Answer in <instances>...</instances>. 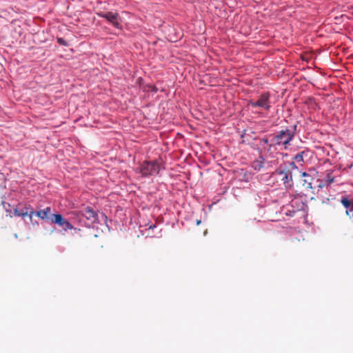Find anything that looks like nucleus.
Masks as SVG:
<instances>
[{
  "label": "nucleus",
  "mask_w": 353,
  "mask_h": 353,
  "mask_svg": "<svg viewBox=\"0 0 353 353\" xmlns=\"http://www.w3.org/2000/svg\"><path fill=\"white\" fill-rule=\"evenodd\" d=\"M294 213H295V211H292V212H290V213H289V214H288V213H287V214H288V215H290V216H294Z\"/></svg>",
  "instance_id": "obj_19"
},
{
  "label": "nucleus",
  "mask_w": 353,
  "mask_h": 353,
  "mask_svg": "<svg viewBox=\"0 0 353 353\" xmlns=\"http://www.w3.org/2000/svg\"><path fill=\"white\" fill-rule=\"evenodd\" d=\"M296 128V125H294L293 129L285 128L269 136L272 139L273 142L279 146H283L286 150L295 136Z\"/></svg>",
  "instance_id": "obj_1"
},
{
  "label": "nucleus",
  "mask_w": 353,
  "mask_h": 353,
  "mask_svg": "<svg viewBox=\"0 0 353 353\" xmlns=\"http://www.w3.org/2000/svg\"><path fill=\"white\" fill-rule=\"evenodd\" d=\"M50 221L52 223L57 224L61 227L64 231L74 228L72 225L65 219L61 214H54L51 215Z\"/></svg>",
  "instance_id": "obj_6"
},
{
  "label": "nucleus",
  "mask_w": 353,
  "mask_h": 353,
  "mask_svg": "<svg viewBox=\"0 0 353 353\" xmlns=\"http://www.w3.org/2000/svg\"><path fill=\"white\" fill-rule=\"evenodd\" d=\"M265 160L263 156L260 155L259 159L254 161L252 163V168L256 171H260L264 168Z\"/></svg>",
  "instance_id": "obj_13"
},
{
  "label": "nucleus",
  "mask_w": 353,
  "mask_h": 353,
  "mask_svg": "<svg viewBox=\"0 0 353 353\" xmlns=\"http://www.w3.org/2000/svg\"><path fill=\"white\" fill-rule=\"evenodd\" d=\"M160 169V164L157 161H144L139 168L140 172L143 176L156 175Z\"/></svg>",
  "instance_id": "obj_3"
},
{
  "label": "nucleus",
  "mask_w": 353,
  "mask_h": 353,
  "mask_svg": "<svg viewBox=\"0 0 353 353\" xmlns=\"http://www.w3.org/2000/svg\"><path fill=\"white\" fill-rule=\"evenodd\" d=\"M201 223V220L196 221V225H199Z\"/></svg>",
  "instance_id": "obj_21"
},
{
  "label": "nucleus",
  "mask_w": 353,
  "mask_h": 353,
  "mask_svg": "<svg viewBox=\"0 0 353 353\" xmlns=\"http://www.w3.org/2000/svg\"><path fill=\"white\" fill-rule=\"evenodd\" d=\"M28 205H29V204L26 203V204L24 205V207H23V208H21V210H23V211L27 210V206H28Z\"/></svg>",
  "instance_id": "obj_17"
},
{
  "label": "nucleus",
  "mask_w": 353,
  "mask_h": 353,
  "mask_svg": "<svg viewBox=\"0 0 353 353\" xmlns=\"http://www.w3.org/2000/svg\"><path fill=\"white\" fill-rule=\"evenodd\" d=\"M57 41L59 44H61L62 46H67L66 41L62 38H58Z\"/></svg>",
  "instance_id": "obj_16"
},
{
  "label": "nucleus",
  "mask_w": 353,
  "mask_h": 353,
  "mask_svg": "<svg viewBox=\"0 0 353 353\" xmlns=\"http://www.w3.org/2000/svg\"><path fill=\"white\" fill-rule=\"evenodd\" d=\"M270 98V94L268 92H264L260 95L257 100L250 101L249 104L252 108H260L264 110H269L271 108Z\"/></svg>",
  "instance_id": "obj_4"
},
{
  "label": "nucleus",
  "mask_w": 353,
  "mask_h": 353,
  "mask_svg": "<svg viewBox=\"0 0 353 353\" xmlns=\"http://www.w3.org/2000/svg\"><path fill=\"white\" fill-rule=\"evenodd\" d=\"M325 181L327 185L331 184L334 181V177L331 173H327Z\"/></svg>",
  "instance_id": "obj_15"
},
{
  "label": "nucleus",
  "mask_w": 353,
  "mask_h": 353,
  "mask_svg": "<svg viewBox=\"0 0 353 353\" xmlns=\"http://www.w3.org/2000/svg\"><path fill=\"white\" fill-rule=\"evenodd\" d=\"M352 216L353 217V213H352Z\"/></svg>",
  "instance_id": "obj_22"
},
{
  "label": "nucleus",
  "mask_w": 353,
  "mask_h": 353,
  "mask_svg": "<svg viewBox=\"0 0 353 353\" xmlns=\"http://www.w3.org/2000/svg\"><path fill=\"white\" fill-rule=\"evenodd\" d=\"M269 163L271 164L275 165V164H276L277 161H276V160H272V161H270Z\"/></svg>",
  "instance_id": "obj_18"
},
{
  "label": "nucleus",
  "mask_w": 353,
  "mask_h": 353,
  "mask_svg": "<svg viewBox=\"0 0 353 353\" xmlns=\"http://www.w3.org/2000/svg\"><path fill=\"white\" fill-rule=\"evenodd\" d=\"M14 214L17 216H22L25 217L26 216H28L30 219L32 220L33 215L34 214V210L31 207L30 205H28L27 206V210L23 211L21 209H19V208H16L14 209Z\"/></svg>",
  "instance_id": "obj_9"
},
{
  "label": "nucleus",
  "mask_w": 353,
  "mask_h": 353,
  "mask_svg": "<svg viewBox=\"0 0 353 353\" xmlns=\"http://www.w3.org/2000/svg\"><path fill=\"white\" fill-rule=\"evenodd\" d=\"M79 214L84 216L87 220L90 221L91 223H95L98 220L97 212L90 206L82 209L79 211Z\"/></svg>",
  "instance_id": "obj_8"
},
{
  "label": "nucleus",
  "mask_w": 353,
  "mask_h": 353,
  "mask_svg": "<svg viewBox=\"0 0 353 353\" xmlns=\"http://www.w3.org/2000/svg\"><path fill=\"white\" fill-rule=\"evenodd\" d=\"M276 172L281 176V181L286 188H291L292 187V176L290 170H284L279 168L276 170Z\"/></svg>",
  "instance_id": "obj_7"
},
{
  "label": "nucleus",
  "mask_w": 353,
  "mask_h": 353,
  "mask_svg": "<svg viewBox=\"0 0 353 353\" xmlns=\"http://www.w3.org/2000/svg\"><path fill=\"white\" fill-rule=\"evenodd\" d=\"M100 17L105 19L109 23H110L114 28L117 29H121L122 26L121 24V19L117 12H101L97 13Z\"/></svg>",
  "instance_id": "obj_5"
},
{
  "label": "nucleus",
  "mask_w": 353,
  "mask_h": 353,
  "mask_svg": "<svg viewBox=\"0 0 353 353\" xmlns=\"http://www.w3.org/2000/svg\"><path fill=\"white\" fill-rule=\"evenodd\" d=\"M259 146L261 153H264L267 158L274 159L279 154V145L273 142L272 139L268 135L259 140Z\"/></svg>",
  "instance_id": "obj_2"
},
{
  "label": "nucleus",
  "mask_w": 353,
  "mask_h": 353,
  "mask_svg": "<svg viewBox=\"0 0 353 353\" xmlns=\"http://www.w3.org/2000/svg\"><path fill=\"white\" fill-rule=\"evenodd\" d=\"M341 204L347 209L345 213L347 216L353 212V200L350 201L347 196H343L341 199Z\"/></svg>",
  "instance_id": "obj_11"
},
{
  "label": "nucleus",
  "mask_w": 353,
  "mask_h": 353,
  "mask_svg": "<svg viewBox=\"0 0 353 353\" xmlns=\"http://www.w3.org/2000/svg\"><path fill=\"white\" fill-rule=\"evenodd\" d=\"M305 152L303 151L301 152H299L298 154H296L294 158V159L298 162V163H301V162H303V154H304Z\"/></svg>",
  "instance_id": "obj_14"
},
{
  "label": "nucleus",
  "mask_w": 353,
  "mask_h": 353,
  "mask_svg": "<svg viewBox=\"0 0 353 353\" xmlns=\"http://www.w3.org/2000/svg\"><path fill=\"white\" fill-rule=\"evenodd\" d=\"M291 165H292V168H297L294 162L291 163Z\"/></svg>",
  "instance_id": "obj_20"
},
{
  "label": "nucleus",
  "mask_w": 353,
  "mask_h": 353,
  "mask_svg": "<svg viewBox=\"0 0 353 353\" xmlns=\"http://www.w3.org/2000/svg\"><path fill=\"white\" fill-rule=\"evenodd\" d=\"M51 212V208L47 207L45 209L34 212V214L39 218H40L41 220L46 219L48 218L50 219Z\"/></svg>",
  "instance_id": "obj_10"
},
{
  "label": "nucleus",
  "mask_w": 353,
  "mask_h": 353,
  "mask_svg": "<svg viewBox=\"0 0 353 353\" xmlns=\"http://www.w3.org/2000/svg\"><path fill=\"white\" fill-rule=\"evenodd\" d=\"M301 176L304 178L302 180V184L307 189H312V177L307 172H303L301 173Z\"/></svg>",
  "instance_id": "obj_12"
}]
</instances>
